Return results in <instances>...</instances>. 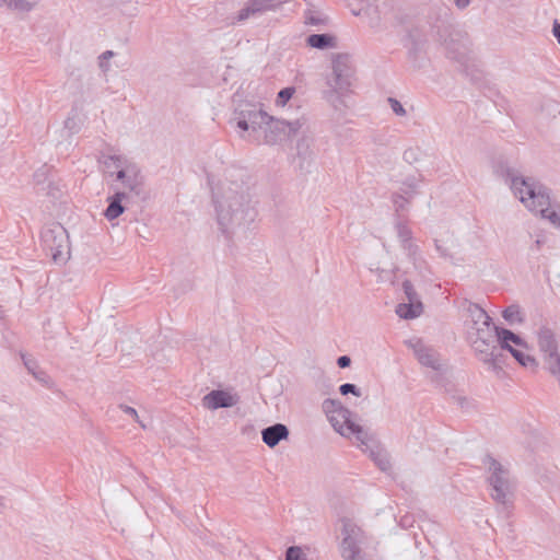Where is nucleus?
Segmentation results:
<instances>
[{
  "label": "nucleus",
  "instance_id": "f257e3e1",
  "mask_svg": "<svg viewBox=\"0 0 560 560\" xmlns=\"http://www.w3.org/2000/svg\"><path fill=\"white\" fill-rule=\"evenodd\" d=\"M245 178V172L234 167L226 168L218 179L209 178L217 222L228 235L248 225L256 217Z\"/></svg>",
  "mask_w": 560,
  "mask_h": 560
},
{
  "label": "nucleus",
  "instance_id": "f03ea898",
  "mask_svg": "<svg viewBox=\"0 0 560 560\" xmlns=\"http://www.w3.org/2000/svg\"><path fill=\"white\" fill-rule=\"evenodd\" d=\"M236 127L253 138H295L307 129L304 118L287 121L269 115L262 104L249 105L236 117Z\"/></svg>",
  "mask_w": 560,
  "mask_h": 560
},
{
  "label": "nucleus",
  "instance_id": "7ed1b4c3",
  "mask_svg": "<svg viewBox=\"0 0 560 560\" xmlns=\"http://www.w3.org/2000/svg\"><path fill=\"white\" fill-rule=\"evenodd\" d=\"M467 314L466 334L472 350L485 364L495 366L499 360L498 347L494 345L498 327L478 304L470 303L467 306Z\"/></svg>",
  "mask_w": 560,
  "mask_h": 560
},
{
  "label": "nucleus",
  "instance_id": "20e7f679",
  "mask_svg": "<svg viewBox=\"0 0 560 560\" xmlns=\"http://www.w3.org/2000/svg\"><path fill=\"white\" fill-rule=\"evenodd\" d=\"M322 409L338 434L346 439L354 438L357 446H368L371 435L354 421V416L350 409L345 407L339 400L331 398L323 401Z\"/></svg>",
  "mask_w": 560,
  "mask_h": 560
},
{
  "label": "nucleus",
  "instance_id": "39448f33",
  "mask_svg": "<svg viewBox=\"0 0 560 560\" xmlns=\"http://www.w3.org/2000/svg\"><path fill=\"white\" fill-rule=\"evenodd\" d=\"M101 162L110 175H116V179L130 194L135 196L143 194L144 177L136 163L119 154H103Z\"/></svg>",
  "mask_w": 560,
  "mask_h": 560
},
{
  "label": "nucleus",
  "instance_id": "423d86ee",
  "mask_svg": "<svg viewBox=\"0 0 560 560\" xmlns=\"http://www.w3.org/2000/svg\"><path fill=\"white\" fill-rule=\"evenodd\" d=\"M521 203L528 212L560 230V206L552 203L550 190L539 182L536 180L527 195L522 197Z\"/></svg>",
  "mask_w": 560,
  "mask_h": 560
},
{
  "label": "nucleus",
  "instance_id": "0eeeda50",
  "mask_svg": "<svg viewBox=\"0 0 560 560\" xmlns=\"http://www.w3.org/2000/svg\"><path fill=\"white\" fill-rule=\"evenodd\" d=\"M355 68L349 54L339 52L331 55L330 71L326 74V84L339 95L350 91L354 81Z\"/></svg>",
  "mask_w": 560,
  "mask_h": 560
},
{
  "label": "nucleus",
  "instance_id": "6e6552de",
  "mask_svg": "<svg viewBox=\"0 0 560 560\" xmlns=\"http://www.w3.org/2000/svg\"><path fill=\"white\" fill-rule=\"evenodd\" d=\"M339 551L343 560H369L363 551V530L350 520L341 521Z\"/></svg>",
  "mask_w": 560,
  "mask_h": 560
},
{
  "label": "nucleus",
  "instance_id": "1a4fd4ad",
  "mask_svg": "<svg viewBox=\"0 0 560 560\" xmlns=\"http://www.w3.org/2000/svg\"><path fill=\"white\" fill-rule=\"evenodd\" d=\"M494 345L498 347V351H509L522 366L534 368L537 365L536 360L523 351L527 349L526 341L506 328H497ZM498 354L500 355L499 352Z\"/></svg>",
  "mask_w": 560,
  "mask_h": 560
},
{
  "label": "nucleus",
  "instance_id": "9d476101",
  "mask_svg": "<svg viewBox=\"0 0 560 560\" xmlns=\"http://www.w3.org/2000/svg\"><path fill=\"white\" fill-rule=\"evenodd\" d=\"M483 463L489 472L488 480L492 499L505 503L512 491L509 469L491 456H487Z\"/></svg>",
  "mask_w": 560,
  "mask_h": 560
},
{
  "label": "nucleus",
  "instance_id": "9b49d317",
  "mask_svg": "<svg viewBox=\"0 0 560 560\" xmlns=\"http://www.w3.org/2000/svg\"><path fill=\"white\" fill-rule=\"evenodd\" d=\"M394 230L400 249L413 264V266L420 269L425 266L427 262L422 256L421 249L417 244L413 232L408 222L398 218L394 223Z\"/></svg>",
  "mask_w": 560,
  "mask_h": 560
},
{
  "label": "nucleus",
  "instance_id": "f8f14e48",
  "mask_svg": "<svg viewBox=\"0 0 560 560\" xmlns=\"http://www.w3.org/2000/svg\"><path fill=\"white\" fill-rule=\"evenodd\" d=\"M42 241L46 250L55 262L66 261L69 254L68 233L60 224H54L42 233Z\"/></svg>",
  "mask_w": 560,
  "mask_h": 560
},
{
  "label": "nucleus",
  "instance_id": "ddd939ff",
  "mask_svg": "<svg viewBox=\"0 0 560 560\" xmlns=\"http://www.w3.org/2000/svg\"><path fill=\"white\" fill-rule=\"evenodd\" d=\"M423 177L420 174L406 176L397 191L392 194L390 200L397 215L410 209L411 200L420 192Z\"/></svg>",
  "mask_w": 560,
  "mask_h": 560
},
{
  "label": "nucleus",
  "instance_id": "4468645a",
  "mask_svg": "<svg viewBox=\"0 0 560 560\" xmlns=\"http://www.w3.org/2000/svg\"><path fill=\"white\" fill-rule=\"evenodd\" d=\"M434 246L440 257L453 265H460L465 261L462 244L452 232L444 231L435 236Z\"/></svg>",
  "mask_w": 560,
  "mask_h": 560
},
{
  "label": "nucleus",
  "instance_id": "2eb2a0df",
  "mask_svg": "<svg viewBox=\"0 0 560 560\" xmlns=\"http://www.w3.org/2000/svg\"><path fill=\"white\" fill-rule=\"evenodd\" d=\"M402 289L406 294L407 302L398 304L396 314L400 318L405 319H411L420 316L423 311V305L412 283L408 280L404 281Z\"/></svg>",
  "mask_w": 560,
  "mask_h": 560
},
{
  "label": "nucleus",
  "instance_id": "dca6fc26",
  "mask_svg": "<svg viewBox=\"0 0 560 560\" xmlns=\"http://www.w3.org/2000/svg\"><path fill=\"white\" fill-rule=\"evenodd\" d=\"M280 5V0H248L234 18V22L241 23L252 18H258L269 11L278 10Z\"/></svg>",
  "mask_w": 560,
  "mask_h": 560
},
{
  "label": "nucleus",
  "instance_id": "f3484780",
  "mask_svg": "<svg viewBox=\"0 0 560 560\" xmlns=\"http://www.w3.org/2000/svg\"><path fill=\"white\" fill-rule=\"evenodd\" d=\"M408 346L413 350L418 361L433 371H441L442 363L439 354L431 347L424 345L421 339H413L408 342Z\"/></svg>",
  "mask_w": 560,
  "mask_h": 560
},
{
  "label": "nucleus",
  "instance_id": "a211bd4d",
  "mask_svg": "<svg viewBox=\"0 0 560 560\" xmlns=\"http://www.w3.org/2000/svg\"><path fill=\"white\" fill-rule=\"evenodd\" d=\"M535 182L536 179L525 177L515 171L508 170L505 173V183L520 202H522V197L527 195Z\"/></svg>",
  "mask_w": 560,
  "mask_h": 560
},
{
  "label": "nucleus",
  "instance_id": "6ab92c4d",
  "mask_svg": "<svg viewBox=\"0 0 560 560\" xmlns=\"http://www.w3.org/2000/svg\"><path fill=\"white\" fill-rule=\"evenodd\" d=\"M238 402V396L226 390H211L202 398V405L210 410L233 407Z\"/></svg>",
  "mask_w": 560,
  "mask_h": 560
},
{
  "label": "nucleus",
  "instance_id": "aec40b11",
  "mask_svg": "<svg viewBox=\"0 0 560 560\" xmlns=\"http://www.w3.org/2000/svg\"><path fill=\"white\" fill-rule=\"evenodd\" d=\"M288 436L289 430L282 423H276L261 431V439L269 447L277 446L281 440H285Z\"/></svg>",
  "mask_w": 560,
  "mask_h": 560
},
{
  "label": "nucleus",
  "instance_id": "412c9836",
  "mask_svg": "<svg viewBox=\"0 0 560 560\" xmlns=\"http://www.w3.org/2000/svg\"><path fill=\"white\" fill-rule=\"evenodd\" d=\"M537 342L542 355L558 351V343L555 334L548 327H541L537 331Z\"/></svg>",
  "mask_w": 560,
  "mask_h": 560
},
{
  "label": "nucleus",
  "instance_id": "4be33fe9",
  "mask_svg": "<svg viewBox=\"0 0 560 560\" xmlns=\"http://www.w3.org/2000/svg\"><path fill=\"white\" fill-rule=\"evenodd\" d=\"M373 440L368 443V446H359L364 453H369L370 457L377 465V467L386 471L390 468L388 454L381 447L372 445Z\"/></svg>",
  "mask_w": 560,
  "mask_h": 560
},
{
  "label": "nucleus",
  "instance_id": "5701e85b",
  "mask_svg": "<svg viewBox=\"0 0 560 560\" xmlns=\"http://www.w3.org/2000/svg\"><path fill=\"white\" fill-rule=\"evenodd\" d=\"M126 191H117L107 198L108 207L106 208L104 215L108 221H113L124 213L125 208L122 206V200L126 199Z\"/></svg>",
  "mask_w": 560,
  "mask_h": 560
},
{
  "label": "nucleus",
  "instance_id": "b1692460",
  "mask_svg": "<svg viewBox=\"0 0 560 560\" xmlns=\"http://www.w3.org/2000/svg\"><path fill=\"white\" fill-rule=\"evenodd\" d=\"M38 0H0V5L11 11L27 13L36 8Z\"/></svg>",
  "mask_w": 560,
  "mask_h": 560
},
{
  "label": "nucleus",
  "instance_id": "393cba45",
  "mask_svg": "<svg viewBox=\"0 0 560 560\" xmlns=\"http://www.w3.org/2000/svg\"><path fill=\"white\" fill-rule=\"evenodd\" d=\"M307 44L317 49H326L335 47L336 38L329 34H313L306 39Z\"/></svg>",
  "mask_w": 560,
  "mask_h": 560
},
{
  "label": "nucleus",
  "instance_id": "a878e982",
  "mask_svg": "<svg viewBox=\"0 0 560 560\" xmlns=\"http://www.w3.org/2000/svg\"><path fill=\"white\" fill-rule=\"evenodd\" d=\"M545 368L548 372L556 376L560 377V354L559 352L549 353L542 355Z\"/></svg>",
  "mask_w": 560,
  "mask_h": 560
},
{
  "label": "nucleus",
  "instance_id": "bb28decb",
  "mask_svg": "<svg viewBox=\"0 0 560 560\" xmlns=\"http://www.w3.org/2000/svg\"><path fill=\"white\" fill-rule=\"evenodd\" d=\"M310 547L291 546L285 551V560H307Z\"/></svg>",
  "mask_w": 560,
  "mask_h": 560
},
{
  "label": "nucleus",
  "instance_id": "cd10ccee",
  "mask_svg": "<svg viewBox=\"0 0 560 560\" xmlns=\"http://www.w3.org/2000/svg\"><path fill=\"white\" fill-rule=\"evenodd\" d=\"M502 317L510 324L522 323L523 318L521 315L520 307L511 305L502 312Z\"/></svg>",
  "mask_w": 560,
  "mask_h": 560
},
{
  "label": "nucleus",
  "instance_id": "c85d7f7f",
  "mask_svg": "<svg viewBox=\"0 0 560 560\" xmlns=\"http://www.w3.org/2000/svg\"><path fill=\"white\" fill-rule=\"evenodd\" d=\"M295 88L294 86H288L279 91L275 104L278 107H284L287 103L292 98V96L295 94Z\"/></svg>",
  "mask_w": 560,
  "mask_h": 560
},
{
  "label": "nucleus",
  "instance_id": "c756f323",
  "mask_svg": "<svg viewBox=\"0 0 560 560\" xmlns=\"http://www.w3.org/2000/svg\"><path fill=\"white\" fill-rule=\"evenodd\" d=\"M82 120L78 113H71L65 120V128L69 130L70 135L78 132L81 128Z\"/></svg>",
  "mask_w": 560,
  "mask_h": 560
},
{
  "label": "nucleus",
  "instance_id": "7c9ffc66",
  "mask_svg": "<svg viewBox=\"0 0 560 560\" xmlns=\"http://www.w3.org/2000/svg\"><path fill=\"white\" fill-rule=\"evenodd\" d=\"M114 57V51L106 50L98 57V67L103 72L109 71L108 60Z\"/></svg>",
  "mask_w": 560,
  "mask_h": 560
},
{
  "label": "nucleus",
  "instance_id": "2f4dec72",
  "mask_svg": "<svg viewBox=\"0 0 560 560\" xmlns=\"http://www.w3.org/2000/svg\"><path fill=\"white\" fill-rule=\"evenodd\" d=\"M388 104H389V106H390L392 110H393L397 116H400V117L406 116V114H407V113H406V109H405V107L402 106V104H401L398 100H396V98H394V97H389V98H388Z\"/></svg>",
  "mask_w": 560,
  "mask_h": 560
},
{
  "label": "nucleus",
  "instance_id": "473e14b6",
  "mask_svg": "<svg viewBox=\"0 0 560 560\" xmlns=\"http://www.w3.org/2000/svg\"><path fill=\"white\" fill-rule=\"evenodd\" d=\"M339 392L341 395L353 394L357 397L361 396L360 389L354 384L350 383L342 384L339 387Z\"/></svg>",
  "mask_w": 560,
  "mask_h": 560
},
{
  "label": "nucleus",
  "instance_id": "72a5a7b5",
  "mask_svg": "<svg viewBox=\"0 0 560 560\" xmlns=\"http://www.w3.org/2000/svg\"><path fill=\"white\" fill-rule=\"evenodd\" d=\"M120 409L122 410L124 413L130 416L131 418L135 419V421H137L143 429L147 428V425L140 420L139 416H138V412L135 408L130 407V406H126V405H121L120 406Z\"/></svg>",
  "mask_w": 560,
  "mask_h": 560
},
{
  "label": "nucleus",
  "instance_id": "f704fd0d",
  "mask_svg": "<svg viewBox=\"0 0 560 560\" xmlns=\"http://www.w3.org/2000/svg\"><path fill=\"white\" fill-rule=\"evenodd\" d=\"M324 22V20L317 15H315L314 12L308 11L305 14V23L310 25H319Z\"/></svg>",
  "mask_w": 560,
  "mask_h": 560
},
{
  "label": "nucleus",
  "instance_id": "c9c22d12",
  "mask_svg": "<svg viewBox=\"0 0 560 560\" xmlns=\"http://www.w3.org/2000/svg\"><path fill=\"white\" fill-rule=\"evenodd\" d=\"M23 362L30 373L34 374L38 370V365L35 360L23 355Z\"/></svg>",
  "mask_w": 560,
  "mask_h": 560
},
{
  "label": "nucleus",
  "instance_id": "e433bc0d",
  "mask_svg": "<svg viewBox=\"0 0 560 560\" xmlns=\"http://www.w3.org/2000/svg\"><path fill=\"white\" fill-rule=\"evenodd\" d=\"M295 150L299 155H302L303 159L308 154V144L307 142H296Z\"/></svg>",
  "mask_w": 560,
  "mask_h": 560
},
{
  "label": "nucleus",
  "instance_id": "4c0bfd02",
  "mask_svg": "<svg viewBox=\"0 0 560 560\" xmlns=\"http://www.w3.org/2000/svg\"><path fill=\"white\" fill-rule=\"evenodd\" d=\"M33 376H34L37 381H39V382H42V383H44V384H48L49 377H48V375H47L44 371H42V370H39V369H38V370H37V372H35V373L33 374Z\"/></svg>",
  "mask_w": 560,
  "mask_h": 560
},
{
  "label": "nucleus",
  "instance_id": "58836bf2",
  "mask_svg": "<svg viewBox=\"0 0 560 560\" xmlns=\"http://www.w3.org/2000/svg\"><path fill=\"white\" fill-rule=\"evenodd\" d=\"M351 363V359L348 355H341L337 360V364L339 368L345 369L348 368Z\"/></svg>",
  "mask_w": 560,
  "mask_h": 560
},
{
  "label": "nucleus",
  "instance_id": "ea45409f",
  "mask_svg": "<svg viewBox=\"0 0 560 560\" xmlns=\"http://www.w3.org/2000/svg\"><path fill=\"white\" fill-rule=\"evenodd\" d=\"M546 241H547V240H546V235H545L544 233L538 234V235H537V238L535 240V243H534V244H535L536 249H540V248H541V246L546 243Z\"/></svg>",
  "mask_w": 560,
  "mask_h": 560
},
{
  "label": "nucleus",
  "instance_id": "a19ab883",
  "mask_svg": "<svg viewBox=\"0 0 560 560\" xmlns=\"http://www.w3.org/2000/svg\"><path fill=\"white\" fill-rule=\"evenodd\" d=\"M552 33L557 38L558 43L560 44V23H558L557 21L553 23Z\"/></svg>",
  "mask_w": 560,
  "mask_h": 560
},
{
  "label": "nucleus",
  "instance_id": "79ce46f5",
  "mask_svg": "<svg viewBox=\"0 0 560 560\" xmlns=\"http://www.w3.org/2000/svg\"><path fill=\"white\" fill-rule=\"evenodd\" d=\"M455 1V4L459 8V9H464L466 7H468L469 4V0H454Z\"/></svg>",
  "mask_w": 560,
  "mask_h": 560
},
{
  "label": "nucleus",
  "instance_id": "37998d69",
  "mask_svg": "<svg viewBox=\"0 0 560 560\" xmlns=\"http://www.w3.org/2000/svg\"><path fill=\"white\" fill-rule=\"evenodd\" d=\"M404 158L408 162H412L413 160H416V158L413 156V152L412 151H406L405 154H404Z\"/></svg>",
  "mask_w": 560,
  "mask_h": 560
},
{
  "label": "nucleus",
  "instance_id": "c03bdc74",
  "mask_svg": "<svg viewBox=\"0 0 560 560\" xmlns=\"http://www.w3.org/2000/svg\"><path fill=\"white\" fill-rule=\"evenodd\" d=\"M5 506V499L3 495L0 494V511L4 509Z\"/></svg>",
  "mask_w": 560,
  "mask_h": 560
},
{
  "label": "nucleus",
  "instance_id": "a18cd8bd",
  "mask_svg": "<svg viewBox=\"0 0 560 560\" xmlns=\"http://www.w3.org/2000/svg\"><path fill=\"white\" fill-rule=\"evenodd\" d=\"M3 314V307L2 305L0 304V316Z\"/></svg>",
  "mask_w": 560,
  "mask_h": 560
}]
</instances>
